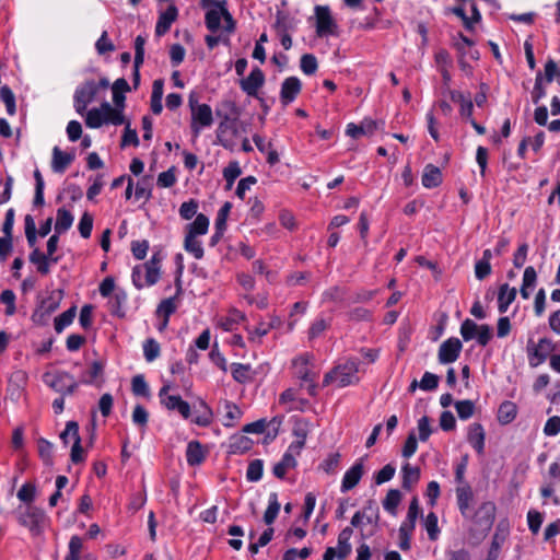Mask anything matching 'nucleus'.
<instances>
[{
  "mask_svg": "<svg viewBox=\"0 0 560 560\" xmlns=\"http://www.w3.org/2000/svg\"><path fill=\"white\" fill-rule=\"evenodd\" d=\"M222 106L228 109L229 113H222L221 109L217 108L215 114L221 121L217 128V142L224 149L234 150L236 147V138L241 135L238 127V115L240 109L234 102L225 101Z\"/></svg>",
  "mask_w": 560,
  "mask_h": 560,
  "instance_id": "nucleus-1",
  "label": "nucleus"
},
{
  "mask_svg": "<svg viewBox=\"0 0 560 560\" xmlns=\"http://www.w3.org/2000/svg\"><path fill=\"white\" fill-rule=\"evenodd\" d=\"M495 511V504L486 501L479 505L474 514L469 513V517L466 520L470 522V533L477 537H485L493 525Z\"/></svg>",
  "mask_w": 560,
  "mask_h": 560,
  "instance_id": "nucleus-2",
  "label": "nucleus"
},
{
  "mask_svg": "<svg viewBox=\"0 0 560 560\" xmlns=\"http://www.w3.org/2000/svg\"><path fill=\"white\" fill-rule=\"evenodd\" d=\"M15 514L18 523L26 527L33 536H39L48 521L45 511L33 504L19 506Z\"/></svg>",
  "mask_w": 560,
  "mask_h": 560,
  "instance_id": "nucleus-3",
  "label": "nucleus"
},
{
  "mask_svg": "<svg viewBox=\"0 0 560 560\" xmlns=\"http://www.w3.org/2000/svg\"><path fill=\"white\" fill-rule=\"evenodd\" d=\"M358 372V360L349 359L343 364H339L330 372H328L324 377L323 384L326 386L336 382L338 387H346L357 384L359 382Z\"/></svg>",
  "mask_w": 560,
  "mask_h": 560,
  "instance_id": "nucleus-4",
  "label": "nucleus"
},
{
  "mask_svg": "<svg viewBox=\"0 0 560 560\" xmlns=\"http://www.w3.org/2000/svg\"><path fill=\"white\" fill-rule=\"evenodd\" d=\"M43 382L61 396L73 395L80 382L66 371H47L42 376Z\"/></svg>",
  "mask_w": 560,
  "mask_h": 560,
  "instance_id": "nucleus-5",
  "label": "nucleus"
},
{
  "mask_svg": "<svg viewBox=\"0 0 560 560\" xmlns=\"http://www.w3.org/2000/svg\"><path fill=\"white\" fill-rule=\"evenodd\" d=\"M63 292L61 290L52 291L46 299H44L32 314L34 324L44 326L48 323L49 317L55 313L60 305Z\"/></svg>",
  "mask_w": 560,
  "mask_h": 560,
  "instance_id": "nucleus-6",
  "label": "nucleus"
},
{
  "mask_svg": "<svg viewBox=\"0 0 560 560\" xmlns=\"http://www.w3.org/2000/svg\"><path fill=\"white\" fill-rule=\"evenodd\" d=\"M97 94V84L93 80H86L80 84L73 95V106L75 112L83 115L86 107L92 103Z\"/></svg>",
  "mask_w": 560,
  "mask_h": 560,
  "instance_id": "nucleus-7",
  "label": "nucleus"
},
{
  "mask_svg": "<svg viewBox=\"0 0 560 560\" xmlns=\"http://www.w3.org/2000/svg\"><path fill=\"white\" fill-rule=\"evenodd\" d=\"M60 439L65 445L69 443V440H73L71 448V460L74 464L82 463L84 460L83 448L81 446V438L79 434V424L75 421H68L65 430L60 433Z\"/></svg>",
  "mask_w": 560,
  "mask_h": 560,
  "instance_id": "nucleus-8",
  "label": "nucleus"
},
{
  "mask_svg": "<svg viewBox=\"0 0 560 560\" xmlns=\"http://www.w3.org/2000/svg\"><path fill=\"white\" fill-rule=\"evenodd\" d=\"M556 347L551 339L541 338L537 343L532 340L527 343V355L529 365L533 368L544 363L548 355L555 351Z\"/></svg>",
  "mask_w": 560,
  "mask_h": 560,
  "instance_id": "nucleus-9",
  "label": "nucleus"
},
{
  "mask_svg": "<svg viewBox=\"0 0 560 560\" xmlns=\"http://www.w3.org/2000/svg\"><path fill=\"white\" fill-rule=\"evenodd\" d=\"M200 5L207 9L206 12V26L211 32H217L220 28L221 19L226 10L225 1L218 0H201Z\"/></svg>",
  "mask_w": 560,
  "mask_h": 560,
  "instance_id": "nucleus-10",
  "label": "nucleus"
},
{
  "mask_svg": "<svg viewBox=\"0 0 560 560\" xmlns=\"http://www.w3.org/2000/svg\"><path fill=\"white\" fill-rule=\"evenodd\" d=\"M213 124V113L208 104L196 106L191 112L190 129L195 139H197L203 128H209Z\"/></svg>",
  "mask_w": 560,
  "mask_h": 560,
  "instance_id": "nucleus-11",
  "label": "nucleus"
},
{
  "mask_svg": "<svg viewBox=\"0 0 560 560\" xmlns=\"http://www.w3.org/2000/svg\"><path fill=\"white\" fill-rule=\"evenodd\" d=\"M315 14H316V34L319 37H324V36L334 34L337 28V23L332 19L329 8L323 7V5H316Z\"/></svg>",
  "mask_w": 560,
  "mask_h": 560,
  "instance_id": "nucleus-12",
  "label": "nucleus"
},
{
  "mask_svg": "<svg viewBox=\"0 0 560 560\" xmlns=\"http://www.w3.org/2000/svg\"><path fill=\"white\" fill-rule=\"evenodd\" d=\"M463 349L462 341L456 337H451L440 345L438 359L441 364L455 362Z\"/></svg>",
  "mask_w": 560,
  "mask_h": 560,
  "instance_id": "nucleus-13",
  "label": "nucleus"
},
{
  "mask_svg": "<svg viewBox=\"0 0 560 560\" xmlns=\"http://www.w3.org/2000/svg\"><path fill=\"white\" fill-rule=\"evenodd\" d=\"M265 83V74L259 68H254L247 78L241 80L240 85L241 89L248 96H257L258 90Z\"/></svg>",
  "mask_w": 560,
  "mask_h": 560,
  "instance_id": "nucleus-14",
  "label": "nucleus"
},
{
  "mask_svg": "<svg viewBox=\"0 0 560 560\" xmlns=\"http://www.w3.org/2000/svg\"><path fill=\"white\" fill-rule=\"evenodd\" d=\"M302 84L299 78L296 77H289L287 78L281 85L280 91V101L281 103L287 106L290 103H292L298 94L301 92Z\"/></svg>",
  "mask_w": 560,
  "mask_h": 560,
  "instance_id": "nucleus-15",
  "label": "nucleus"
},
{
  "mask_svg": "<svg viewBox=\"0 0 560 560\" xmlns=\"http://www.w3.org/2000/svg\"><path fill=\"white\" fill-rule=\"evenodd\" d=\"M364 472L363 459L358 460L351 468H349L341 481V492H347L353 489L361 480Z\"/></svg>",
  "mask_w": 560,
  "mask_h": 560,
  "instance_id": "nucleus-16",
  "label": "nucleus"
},
{
  "mask_svg": "<svg viewBox=\"0 0 560 560\" xmlns=\"http://www.w3.org/2000/svg\"><path fill=\"white\" fill-rule=\"evenodd\" d=\"M474 499V492L469 485L458 486L456 488V501L458 510L464 518L469 517L470 503Z\"/></svg>",
  "mask_w": 560,
  "mask_h": 560,
  "instance_id": "nucleus-17",
  "label": "nucleus"
},
{
  "mask_svg": "<svg viewBox=\"0 0 560 560\" xmlns=\"http://www.w3.org/2000/svg\"><path fill=\"white\" fill-rule=\"evenodd\" d=\"M162 257L160 253H155L152 255L149 261L143 264L141 267L144 271V278L147 285L155 284L160 279V264Z\"/></svg>",
  "mask_w": 560,
  "mask_h": 560,
  "instance_id": "nucleus-18",
  "label": "nucleus"
},
{
  "mask_svg": "<svg viewBox=\"0 0 560 560\" xmlns=\"http://www.w3.org/2000/svg\"><path fill=\"white\" fill-rule=\"evenodd\" d=\"M177 8L174 4L168 5V8L159 16L155 26L156 35L162 36L166 34L170 31L172 23L177 19Z\"/></svg>",
  "mask_w": 560,
  "mask_h": 560,
  "instance_id": "nucleus-19",
  "label": "nucleus"
},
{
  "mask_svg": "<svg viewBox=\"0 0 560 560\" xmlns=\"http://www.w3.org/2000/svg\"><path fill=\"white\" fill-rule=\"evenodd\" d=\"M162 405L167 410L177 411L184 419H188L191 415L190 405L183 400L179 395L167 396L163 398Z\"/></svg>",
  "mask_w": 560,
  "mask_h": 560,
  "instance_id": "nucleus-20",
  "label": "nucleus"
},
{
  "mask_svg": "<svg viewBox=\"0 0 560 560\" xmlns=\"http://www.w3.org/2000/svg\"><path fill=\"white\" fill-rule=\"evenodd\" d=\"M486 433L480 423L469 425L467 441L478 454H482L485 450Z\"/></svg>",
  "mask_w": 560,
  "mask_h": 560,
  "instance_id": "nucleus-21",
  "label": "nucleus"
},
{
  "mask_svg": "<svg viewBox=\"0 0 560 560\" xmlns=\"http://www.w3.org/2000/svg\"><path fill=\"white\" fill-rule=\"evenodd\" d=\"M74 160V154L63 152L58 147L52 149L51 168L55 173H63Z\"/></svg>",
  "mask_w": 560,
  "mask_h": 560,
  "instance_id": "nucleus-22",
  "label": "nucleus"
},
{
  "mask_svg": "<svg viewBox=\"0 0 560 560\" xmlns=\"http://www.w3.org/2000/svg\"><path fill=\"white\" fill-rule=\"evenodd\" d=\"M104 124H113L115 126L122 125L125 122V118L122 115L121 107H113L108 102H104L101 104Z\"/></svg>",
  "mask_w": 560,
  "mask_h": 560,
  "instance_id": "nucleus-23",
  "label": "nucleus"
},
{
  "mask_svg": "<svg viewBox=\"0 0 560 560\" xmlns=\"http://www.w3.org/2000/svg\"><path fill=\"white\" fill-rule=\"evenodd\" d=\"M516 293V289L511 288L508 283L500 287L498 294V310L500 313L508 311L510 304L515 300Z\"/></svg>",
  "mask_w": 560,
  "mask_h": 560,
  "instance_id": "nucleus-24",
  "label": "nucleus"
},
{
  "mask_svg": "<svg viewBox=\"0 0 560 560\" xmlns=\"http://www.w3.org/2000/svg\"><path fill=\"white\" fill-rule=\"evenodd\" d=\"M442 183V173L438 166L428 164L422 174V185L425 188L438 187Z\"/></svg>",
  "mask_w": 560,
  "mask_h": 560,
  "instance_id": "nucleus-25",
  "label": "nucleus"
},
{
  "mask_svg": "<svg viewBox=\"0 0 560 560\" xmlns=\"http://www.w3.org/2000/svg\"><path fill=\"white\" fill-rule=\"evenodd\" d=\"M517 415V406L510 400L503 401L498 409V421L505 425L511 423Z\"/></svg>",
  "mask_w": 560,
  "mask_h": 560,
  "instance_id": "nucleus-26",
  "label": "nucleus"
},
{
  "mask_svg": "<svg viewBox=\"0 0 560 560\" xmlns=\"http://www.w3.org/2000/svg\"><path fill=\"white\" fill-rule=\"evenodd\" d=\"M30 261L37 267V271L46 276L50 271V264L51 260L47 256V254L42 253L38 248H34L33 252L30 254Z\"/></svg>",
  "mask_w": 560,
  "mask_h": 560,
  "instance_id": "nucleus-27",
  "label": "nucleus"
},
{
  "mask_svg": "<svg viewBox=\"0 0 560 560\" xmlns=\"http://www.w3.org/2000/svg\"><path fill=\"white\" fill-rule=\"evenodd\" d=\"M353 534L352 527H346L343 528L339 535H338V551H337V558L338 559H345L347 558L351 552V545H350V538Z\"/></svg>",
  "mask_w": 560,
  "mask_h": 560,
  "instance_id": "nucleus-28",
  "label": "nucleus"
},
{
  "mask_svg": "<svg viewBox=\"0 0 560 560\" xmlns=\"http://www.w3.org/2000/svg\"><path fill=\"white\" fill-rule=\"evenodd\" d=\"M129 90H130V86L126 79L119 78L114 82V84L112 86V92H113V102L116 107H121V108L125 107L126 97H125L124 93L128 92Z\"/></svg>",
  "mask_w": 560,
  "mask_h": 560,
  "instance_id": "nucleus-29",
  "label": "nucleus"
},
{
  "mask_svg": "<svg viewBox=\"0 0 560 560\" xmlns=\"http://www.w3.org/2000/svg\"><path fill=\"white\" fill-rule=\"evenodd\" d=\"M186 459L190 466H197L205 459V452L198 441H190L186 450Z\"/></svg>",
  "mask_w": 560,
  "mask_h": 560,
  "instance_id": "nucleus-30",
  "label": "nucleus"
},
{
  "mask_svg": "<svg viewBox=\"0 0 560 560\" xmlns=\"http://www.w3.org/2000/svg\"><path fill=\"white\" fill-rule=\"evenodd\" d=\"M73 220L74 218L69 210L65 208H59L57 210L55 233L60 235L67 232L72 226Z\"/></svg>",
  "mask_w": 560,
  "mask_h": 560,
  "instance_id": "nucleus-31",
  "label": "nucleus"
},
{
  "mask_svg": "<svg viewBox=\"0 0 560 560\" xmlns=\"http://www.w3.org/2000/svg\"><path fill=\"white\" fill-rule=\"evenodd\" d=\"M105 364L102 361H93L89 371L81 377L82 384H94L104 375Z\"/></svg>",
  "mask_w": 560,
  "mask_h": 560,
  "instance_id": "nucleus-32",
  "label": "nucleus"
},
{
  "mask_svg": "<svg viewBox=\"0 0 560 560\" xmlns=\"http://www.w3.org/2000/svg\"><path fill=\"white\" fill-rule=\"evenodd\" d=\"M296 466V459L291 452H285L281 460L273 466V475L282 479L287 471Z\"/></svg>",
  "mask_w": 560,
  "mask_h": 560,
  "instance_id": "nucleus-33",
  "label": "nucleus"
},
{
  "mask_svg": "<svg viewBox=\"0 0 560 560\" xmlns=\"http://www.w3.org/2000/svg\"><path fill=\"white\" fill-rule=\"evenodd\" d=\"M253 446V441L243 435V434H236L233 435L230 440V452L234 454H243L247 451H249Z\"/></svg>",
  "mask_w": 560,
  "mask_h": 560,
  "instance_id": "nucleus-34",
  "label": "nucleus"
},
{
  "mask_svg": "<svg viewBox=\"0 0 560 560\" xmlns=\"http://www.w3.org/2000/svg\"><path fill=\"white\" fill-rule=\"evenodd\" d=\"M209 228V219L202 213L196 215L194 222L187 225V234H192V236L203 235L208 232Z\"/></svg>",
  "mask_w": 560,
  "mask_h": 560,
  "instance_id": "nucleus-35",
  "label": "nucleus"
},
{
  "mask_svg": "<svg viewBox=\"0 0 560 560\" xmlns=\"http://www.w3.org/2000/svg\"><path fill=\"white\" fill-rule=\"evenodd\" d=\"M537 280V273L534 267L528 266L524 270L523 275V284L521 287L520 293L524 300L529 298L528 288H533Z\"/></svg>",
  "mask_w": 560,
  "mask_h": 560,
  "instance_id": "nucleus-36",
  "label": "nucleus"
},
{
  "mask_svg": "<svg viewBox=\"0 0 560 560\" xmlns=\"http://www.w3.org/2000/svg\"><path fill=\"white\" fill-rule=\"evenodd\" d=\"M280 508H281V505L278 501L277 493H275V492L270 493L269 503H268L267 510L264 513V522L267 525H271L275 522V520L277 518V516L280 512Z\"/></svg>",
  "mask_w": 560,
  "mask_h": 560,
  "instance_id": "nucleus-37",
  "label": "nucleus"
},
{
  "mask_svg": "<svg viewBox=\"0 0 560 560\" xmlns=\"http://www.w3.org/2000/svg\"><path fill=\"white\" fill-rule=\"evenodd\" d=\"M402 488L410 489L420 478V470L417 467H412L410 464L402 466Z\"/></svg>",
  "mask_w": 560,
  "mask_h": 560,
  "instance_id": "nucleus-38",
  "label": "nucleus"
},
{
  "mask_svg": "<svg viewBox=\"0 0 560 560\" xmlns=\"http://www.w3.org/2000/svg\"><path fill=\"white\" fill-rule=\"evenodd\" d=\"M401 493L397 489H390L383 500V508L392 515H396L397 506L400 503Z\"/></svg>",
  "mask_w": 560,
  "mask_h": 560,
  "instance_id": "nucleus-39",
  "label": "nucleus"
},
{
  "mask_svg": "<svg viewBox=\"0 0 560 560\" xmlns=\"http://www.w3.org/2000/svg\"><path fill=\"white\" fill-rule=\"evenodd\" d=\"M184 247L196 259H201L203 257V248L201 242L198 241L196 236H192V234H186Z\"/></svg>",
  "mask_w": 560,
  "mask_h": 560,
  "instance_id": "nucleus-40",
  "label": "nucleus"
},
{
  "mask_svg": "<svg viewBox=\"0 0 560 560\" xmlns=\"http://www.w3.org/2000/svg\"><path fill=\"white\" fill-rule=\"evenodd\" d=\"M75 316V307L72 306L59 316L55 318V330L59 334L66 327H68L74 319Z\"/></svg>",
  "mask_w": 560,
  "mask_h": 560,
  "instance_id": "nucleus-41",
  "label": "nucleus"
},
{
  "mask_svg": "<svg viewBox=\"0 0 560 560\" xmlns=\"http://www.w3.org/2000/svg\"><path fill=\"white\" fill-rule=\"evenodd\" d=\"M361 514L366 524L377 525L380 513L378 508L373 501L368 502V504L361 510Z\"/></svg>",
  "mask_w": 560,
  "mask_h": 560,
  "instance_id": "nucleus-42",
  "label": "nucleus"
},
{
  "mask_svg": "<svg viewBox=\"0 0 560 560\" xmlns=\"http://www.w3.org/2000/svg\"><path fill=\"white\" fill-rule=\"evenodd\" d=\"M456 412L462 420L469 419L475 412V404L472 400L465 399L455 402Z\"/></svg>",
  "mask_w": 560,
  "mask_h": 560,
  "instance_id": "nucleus-43",
  "label": "nucleus"
},
{
  "mask_svg": "<svg viewBox=\"0 0 560 560\" xmlns=\"http://www.w3.org/2000/svg\"><path fill=\"white\" fill-rule=\"evenodd\" d=\"M264 463L261 459H254L249 463L246 471V478L248 481L256 482L262 477Z\"/></svg>",
  "mask_w": 560,
  "mask_h": 560,
  "instance_id": "nucleus-44",
  "label": "nucleus"
},
{
  "mask_svg": "<svg viewBox=\"0 0 560 560\" xmlns=\"http://www.w3.org/2000/svg\"><path fill=\"white\" fill-rule=\"evenodd\" d=\"M38 444V453L43 462L50 466L52 465V448L54 445L46 439L40 438L37 442Z\"/></svg>",
  "mask_w": 560,
  "mask_h": 560,
  "instance_id": "nucleus-45",
  "label": "nucleus"
},
{
  "mask_svg": "<svg viewBox=\"0 0 560 560\" xmlns=\"http://www.w3.org/2000/svg\"><path fill=\"white\" fill-rule=\"evenodd\" d=\"M103 124H104V117H103L102 107L92 108L86 112L85 125L89 128L96 129V128H100Z\"/></svg>",
  "mask_w": 560,
  "mask_h": 560,
  "instance_id": "nucleus-46",
  "label": "nucleus"
},
{
  "mask_svg": "<svg viewBox=\"0 0 560 560\" xmlns=\"http://www.w3.org/2000/svg\"><path fill=\"white\" fill-rule=\"evenodd\" d=\"M0 97L5 104L7 112L9 115H14L16 107H15V96L12 92V90L8 85H3L0 89Z\"/></svg>",
  "mask_w": 560,
  "mask_h": 560,
  "instance_id": "nucleus-47",
  "label": "nucleus"
},
{
  "mask_svg": "<svg viewBox=\"0 0 560 560\" xmlns=\"http://www.w3.org/2000/svg\"><path fill=\"white\" fill-rule=\"evenodd\" d=\"M131 389L136 396L148 397L150 394L149 386L144 380V376L141 374L132 377Z\"/></svg>",
  "mask_w": 560,
  "mask_h": 560,
  "instance_id": "nucleus-48",
  "label": "nucleus"
},
{
  "mask_svg": "<svg viewBox=\"0 0 560 560\" xmlns=\"http://www.w3.org/2000/svg\"><path fill=\"white\" fill-rule=\"evenodd\" d=\"M35 178V196H34V206L40 207L44 205V179L38 170L34 172Z\"/></svg>",
  "mask_w": 560,
  "mask_h": 560,
  "instance_id": "nucleus-49",
  "label": "nucleus"
},
{
  "mask_svg": "<svg viewBox=\"0 0 560 560\" xmlns=\"http://www.w3.org/2000/svg\"><path fill=\"white\" fill-rule=\"evenodd\" d=\"M143 353L148 362L154 361L160 355V345L153 338L147 339L143 343Z\"/></svg>",
  "mask_w": 560,
  "mask_h": 560,
  "instance_id": "nucleus-50",
  "label": "nucleus"
},
{
  "mask_svg": "<svg viewBox=\"0 0 560 560\" xmlns=\"http://www.w3.org/2000/svg\"><path fill=\"white\" fill-rule=\"evenodd\" d=\"M20 501L32 504L36 497V487L33 483H24L16 493Z\"/></svg>",
  "mask_w": 560,
  "mask_h": 560,
  "instance_id": "nucleus-51",
  "label": "nucleus"
},
{
  "mask_svg": "<svg viewBox=\"0 0 560 560\" xmlns=\"http://www.w3.org/2000/svg\"><path fill=\"white\" fill-rule=\"evenodd\" d=\"M479 325L474 320L466 318L460 325V335L465 341L476 338Z\"/></svg>",
  "mask_w": 560,
  "mask_h": 560,
  "instance_id": "nucleus-52",
  "label": "nucleus"
},
{
  "mask_svg": "<svg viewBox=\"0 0 560 560\" xmlns=\"http://www.w3.org/2000/svg\"><path fill=\"white\" fill-rule=\"evenodd\" d=\"M231 372L233 378L238 383H245L249 380V366L242 363H232Z\"/></svg>",
  "mask_w": 560,
  "mask_h": 560,
  "instance_id": "nucleus-53",
  "label": "nucleus"
},
{
  "mask_svg": "<svg viewBox=\"0 0 560 560\" xmlns=\"http://www.w3.org/2000/svg\"><path fill=\"white\" fill-rule=\"evenodd\" d=\"M82 548V538L79 536H72L69 541V553L66 557V560H79Z\"/></svg>",
  "mask_w": 560,
  "mask_h": 560,
  "instance_id": "nucleus-54",
  "label": "nucleus"
},
{
  "mask_svg": "<svg viewBox=\"0 0 560 560\" xmlns=\"http://www.w3.org/2000/svg\"><path fill=\"white\" fill-rule=\"evenodd\" d=\"M301 70L307 74H314L317 70V60L316 57L312 54H305L301 57L300 62Z\"/></svg>",
  "mask_w": 560,
  "mask_h": 560,
  "instance_id": "nucleus-55",
  "label": "nucleus"
},
{
  "mask_svg": "<svg viewBox=\"0 0 560 560\" xmlns=\"http://www.w3.org/2000/svg\"><path fill=\"white\" fill-rule=\"evenodd\" d=\"M242 171L237 162H231L223 171V176L228 183L230 189L234 184L235 179L241 175Z\"/></svg>",
  "mask_w": 560,
  "mask_h": 560,
  "instance_id": "nucleus-56",
  "label": "nucleus"
},
{
  "mask_svg": "<svg viewBox=\"0 0 560 560\" xmlns=\"http://www.w3.org/2000/svg\"><path fill=\"white\" fill-rule=\"evenodd\" d=\"M78 229H79L80 235L83 238H89L91 236L92 229H93V217L90 213L84 212L80 219Z\"/></svg>",
  "mask_w": 560,
  "mask_h": 560,
  "instance_id": "nucleus-57",
  "label": "nucleus"
},
{
  "mask_svg": "<svg viewBox=\"0 0 560 560\" xmlns=\"http://www.w3.org/2000/svg\"><path fill=\"white\" fill-rule=\"evenodd\" d=\"M330 325V322L325 318H317L308 329V338L315 339L319 337Z\"/></svg>",
  "mask_w": 560,
  "mask_h": 560,
  "instance_id": "nucleus-58",
  "label": "nucleus"
},
{
  "mask_svg": "<svg viewBox=\"0 0 560 560\" xmlns=\"http://www.w3.org/2000/svg\"><path fill=\"white\" fill-rule=\"evenodd\" d=\"M224 408H225L224 425L231 427V425H233V422L241 417L242 411L236 405L231 404V402H225Z\"/></svg>",
  "mask_w": 560,
  "mask_h": 560,
  "instance_id": "nucleus-59",
  "label": "nucleus"
},
{
  "mask_svg": "<svg viewBox=\"0 0 560 560\" xmlns=\"http://www.w3.org/2000/svg\"><path fill=\"white\" fill-rule=\"evenodd\" d=\"M546 96V89L544 86L542 73L538 72L535 78V85L532 92L533 103L537 104L542 97Z\"/></svg>",
  "mask_w": 560,
  "mask_h": 560,
  "instance_id": "nucleus-60",
  "label": "nucleus"
},
{
  "mask_svg": "<svg viewBox=\"0 0 560 560\" xmlns=\"http://www.w3.org/2000/svg\"><path fill=\"white\" fill-rule=\"evenodd\" d=\"M198 202L195 199H190L189 201L183 202L179 207V215L184 220H190L192 217L197 214Z\"/></svg>",
  "mask_w": 560,
  "mask_h": 560,
  "instance_id": "nucleus-61",
  "label": "nucleus"
},
{
  "mask_svg": "<svg viewBox=\"0 0 560 560\" xmlns=\"http://www.w3.org/2000/svg\"><path fill=\"white\" fill-rule=\"evenodd\" d=\"M542 521H544V517H542V514L540 512L535 511V510H530L527 513L528 527H529V530L534 535H536L539 532L540 526L542 524Z\"/></svg>",
  "mask_w": 560,
  "mask_h": 560,
  "instance_id": "nucleus-62",
  "label": "nucleus"
},
{
  "mask_svg": "<svg viewBox=\"0 0 560 560\" xmlns=\"http://www.w3.org/2000/svg\"><path fill=\"white\" fill-rule=\"evenodd\" d=\"M425 529L431 540H435L439 534L438 516L431 512L424 521Z\"/></svg>",
  "mask_w": 560,
  "mask_h": 560,
  "instance_id": "nucleus-63",
  "label": "nucleus"
},
{
  "mask_svg": "<svg viewBox=\"0 0 560 560\" xmlns=\"http://www.w3.org/2000/svg\"><path fill=\"white\" fill-rule=\"evenodd\" d=\"M559 432H560V417H558V416L550 417L544 427V433L547 436H555Z\"/></svg>",
  "mask_w": 560,
  "mask_h": 560,
  "instance_id": "nucleus-64",
  "label": "nucleus"
}]
</instances>
